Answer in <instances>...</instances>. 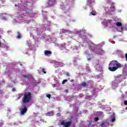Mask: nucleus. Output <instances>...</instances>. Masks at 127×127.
<instances>
[{"label":"nucleus","mask_w":127,"mask_h":127,"mask_svg":"<svg viewBox=\"0 0 127 127\" xmlns=\"http://www.w3.org/2000/svg\"><path fill=\"white\" fill-rule=\"evenodd\" d=\"M32 99V94L31 92H25L24 94L23 97L22 99L23 104H28Z\"/></svg>","instance_id":"nucleus-1"},{"label":"nucleus","mask_w":127,"mask_h":127,"mask_svg":"<svg viewBox=\"0 0 127 127\" xmlns=\"http://www.w3.org/2000/svg\"><path fill=\"white\" fill-rule=\"evenodd\" d=\"M112 64L113 65V67H112V71L114 72L116 70H118L119 68H121V64L119 63L117 61H112Z\"/></svg>","instance_id":"nucleus-2"},{"label":"nucleus","mask_w":127,"mask_h":127,"mask_svg":"<svg viewBox=\"0 0 127 127\" xmlns=\"http://www.w3.org/2000/svg\"><path fill=\"white\" fill-rule=\"evenodd\" d=\"M61 126H63L64 127H70L72 125L71 121H67V120H63L61 123Z\"/></svg>","instance_id":"nucleus-3"},{"label":"nucleus","mask_w":127,"mask_h":127,"mask_svg":"<svg viewBox=\"0 0 127 127\" xmlns=\"http://www.w3.org/2000/svg\"><path fill=\"white\" fill-rule=\"evenodd\" d=\"M96 3L95 0H87L86 5H88L90 8H93V5Z\"/></svg>","instance_id":"nucleus-4"},{"label":"nucleus","mask_w":127,"mask_h":127,"mask_svg":"<svg viewBox=\"0 0 127 127\" xmlns=\"http://www.w3.org/2000/svg\"><path fill=\"white\" fill-rule=\"evenodd\" d=\"M23 108H21L20 109V114L22 116H23V115H24V114H25L26 113V112H27V108L26 107V106L24 105H22Z\"/></svg>","instance_id":"nucleus-5"},{"label":"nucleus","mask_w":127,"mask_h":127,"mask_svg":"<svg viewBox=\"0 0 127 127\" xmlns=\"http://www.w3.org/2000/svg\"><path fill=\"white\" fill-rule=\"evenodd\" d=\"M48 4L49 5H54L55 4H56V0H49Z\"/></svg>","instance_id":"nucleus-6"},{"label":"nucleus","mask_w":127,"mask_h":127,"mask_svg":"<svg viewBox=\"0 0 127 127\" xmlns=\"http://www.w3.org/2000/svg\"><path fill=\"white\" fill-rule=\"evenodd\" d=\"M46 115L48 116V117H51V116H54V112H53V111L49 112L47 113Z\"/></svg>","instance_id":"nucleus-7"},{"label":"nucleus","mask_w":127,"mask_h":127,"mask_svg":"<svg viewBox=\"0 0 127 127\" xmlns=\"http://www.w3.org/2000/svg\"><path fill=\"white\" fill-rule=\"evenodd\" d=\"M44 53L45 55H51L52 54L51 51L47 50H45Z\"/></svg>","instance_id":"nucleus-8"},{"label":"nucleus","mask_w":127,"mask_h":127,"mask_svg":"<svg viewBox=\"0 0 127 127\" xmlns=\"http://www.w3.org/2000/svg\"><path fill=\"white\" fill-rule=\"evenodd\" d=\"M17 36L16 37L17 39H20L21 38V34L19 31L17 32Z\"/></svg>","instance_id":"nucleus-9"},{"label":"nucleus","mask_w":127,"mask_h":127,"mask_svg":"<svg viewBox=\"0 0 127 127\" xmlns=\"http://www.w3.org/2000/svg\"><path fill=\"white\" fill-rule=\"evenodd\" d=\"M112 11H115V10H116V5L115 3L114 2L112 3Z\"/></svg>","instance_id":"nucleus-10"},{"label":"nucleus","mask_w":127,"mask_h":127,"mask_svg":"<svg viewBox=\"0 0 127 127\" xmlns=\"http://www.w3.org/2000/svg\"><path fill=\"white\" fill-rule=\"evenodd\" d=\"M115 113H113L112 114V122L114 123V122H115V121H116V117H115Z\"/></svg>","instance_id":"nucleus-11"},{"label":"nucleus","mask_w":127,"mask_h":127,"mask_svg":"<svg viewBox=\"0 0 127 127\" xmlns=\"http://www.w3.org/2000/svg\"><path fill=\"white\" fill-rule=\"evenodd\" d=\"M81 85L82 87H84V88H86V87H87V83H86V82L83 81L81 83Z\"/></svg>","instance_id":"nucleus-12"},{"label":"nucleus","mask_w":127,"mask_h":127,"mask_svg":"<svg viewBox=\"0 0 127 127\" xmlns=\"http://www.w3.org/2000/svg\"><path fill=\"white\" fill-rule=\"evenodd\" d=\"M97 12L95 10H92L91 12H90L91 15H96Z\"/></svg>","instance_id":"nucleus-13"},{"label":"nucleus","mask_w":127,"mask_h":127,"mask_svg":"<svg viewBox=\"0 0 127 127\" xmlns=\"http://www.w3.org/2000/svg\"><path fill=\"white\" fill-rule=\"evenodd\" d=\"M116 25L117 26H123V24L120 22H118Z\"/></svg>","instance_id":"nucleus-14"},{"label":"nucleus","mask_w":127,"mask_h":127,"mask_svg":"<svg viewBox=\"0 0 127 127\" xmlns=\"http://www.w3.org/2000/svg\"><path fill=\"white\" fill-rule=\"evenodd\" d=\"M127 70V64L125 65V66L123 68V72H126Z\"/></svg>","instance_id":"nucleus-15"},{"label":"nucleus","mask_w":127,"mask_h":127,"mask_svg":"<svg viewBox=\"0 0 127 127\" xmlns=\"http://www.w3.org/2000/svg\"><path fill=\"white\" fill-rule=\"evenodd\" d=\"M61 32H62V33H66L68 32V30H67L66 29H62L61 30Z\"/></svg>","instance_id":"nucleus-16"},{"label":"nucleus","mask_w":127,"mask_h":127,"mask_svg":"<svg viewBox=\"0 0 127 127\" xmlns=\"http://www.w3.org/2000/svg\"><path fill=\"white\" fill-rule=\"evenodd\" d=\"M66 82H68V80H67V79H64V80L62 81V83L63 84V85H64V84H65V83Z\"/></svg>","instance_id":"nucleus-17"},{"label":"nucleus","mask_w":127,"mask_h":127,"mask_svg":"<svg viewBox=\"0 0 127 127\" xmlns=\"http://www.w3.org/2000/svg\"><path fill=\"white\" fill-rule=\"evenodd\" d=\"M94 121H95V122H98V121H99V118L98 117H95L94 118Z\"/></svg>","instance_id":"nucleus-18"},{"label":"nucleus","mask_w":127,"mask_h":127,"mask_svg":"<svg viewBox=\"0 0 127 127\" xmlns=\"http://www.w3.org/2000/svg\"><path fill=\"white\" fill-rule=\"evenodd\" d=\"M42 72H43L44 74H46V71H45V69L44 68H42Z\"/></svg>","instance_id":"nucleus-19"},{"label":"nucleus","mask_w":127,"mask_h":127,"mask_svg":"<svg viewBox=\"0 0 127 127\" xmlns=\"http://www.w3.org/2000/svg\"><path fill=\"white\" fill-rule=\"evenodd\" d=\"M46 97H47V98H49V99H50V98H51V95L48 94L46 95Z\"/></svg>","instance_id":"nucleus-20"},{"label":"nucleus","mask_w":127,"mask_h":127,"mask_svg":"<svg viewBox=\"0 0 127 127\" xmlns=\"http://www.w3.org/2000/svg\"><path fill=\"white\" fill-rule=\"evenodd\" d=\"M23 77H24V78L25 79H28V76H27V75L24 74Z\"/></svg>","instance_id":"nucleus-21"},{"label":"nucleus","mask_w":127,"mask_h":127,"mask_svg":"<svg viewBox=\"0 0 127 127\" xmlns=\"http://www.w3.org/2000/svg\"><path fill=\"white\" fill-rule=\"evenodd\" d=\"M111 22H112V20H107V23H108V24H111Z\"/></svg>","instance_id":"nucleus-22"},{"label":"nucleus","mask_w":127,"mask_h":127,"mask_svg":"<svg viewBox=\"0 0 127 127\" xmlns=\"http://www.w3.org/2000/svg\"><path fill=\"white\" fill-rule=\"evenodd\" d=\"M57 117H61V114L60 113H58L57 114Z\"/></svg>","instance_id":"nucleus-23"},{"label":"nucleus","mask_w":127,"mask_h":127,"mask_svg":"<svg viewBox=\"0 0 127 127\" xmlns=\"http://www.w3.org/2000/svg\"><path fill=\"white\" fill-rule=\"evenodd\" d=\"M65 75H66L67 77H70V74H69L68 72H66Z\"/></svg>","instance_id":"nucleus-24"},{"label":"nucleus","mask_w":127,"mask_h":127,"mask_svg":"<svg viewBox=\"0 0 127 127\" xmlns=\"http://www.w3.org/2000/svg\"><path fill=\"white\" fill-rule=\"evenodd\" d=\"M52 86H53V88H55V87H56L57 86V85L56 84H53Z\"/></svg>","instance_id":"nucleus-25"},{"label":"nucleus","mask_w":127,"mask_h":127,"mask_svg":"<svg viewBox=\"0 0 127 127\" xmlns=\"http://www.w3.org/2000/svg\"><path fill=\"white\" fill-rule=\"evenodd\" d=\"M124 104H125L126 106H127V100L125 101V102H124Z\"/></svg>","instance_id":"nucleus-26"},{"label":"nucleus","mask_w":127,"mask_h":127,"mask_svg":"<svg viewBox=\"0 0 127 127\" xmlns=\"http://www.w3.org/2000/svg\"><path fill=\"white\" fill-rule=\"evenodd\" d=\"M59 64H61L62 65H63V63L61 62H58V65H59Z\"/></svg>","instance_id":"nucleus-27"},{"label":"nucleus","mask_w":127,"mask_h":127,"mask_svg":"<svg viewBox=\"0 0 127 127\" xmlns=\"http://www.w3.org/2000/svg\"><path fill=\"white\" fill-rule=\"evenodd\" d=\"M125 58L126 59V61H127V53L125 54Z\"/></svg>","instance_id":"nucleus-28"},{"label":"nucleus","mask_w":127,"mask_h":127,"mask_svg":"<svg viewBox=\"0 0 127 127\" xmlns=\"http://www.w3.org/2000/svg\"><path fill=\"white\" fill-rule=\"evenodd\" d=\"M15 91V88H13L12 89V92H14Z\"/></svg>","instance_id":"nucleus-29"},{"label":"nucleus","mask_w":127,"mask_h":127,"mask_svg":"<svg viewBox=\"0 0 127 127\" xmlns=\"http://www.w3.org/2000/svg\"><path fill=\"white\" fill-rule=\"evenodd\" d=\"M105 125V123H104V122H102L101 124V126L102 127L103 126H104Z\"/></svg>","instance_id":"nucleus-30"},{"label":"nucleus","mask_w":127,"mask_h":127,"mask_svg":"<svg viewBox=\"0 0 127 127\" xmlns=\"http://www.w3.org/2000/svg\"><path fill=\"white\" fill-rule=\"evenodd\" d=\"M109 70H110V71H112V67L110 66L109 67Z\"/></svg>","instance_id":"nucleus-31"},{"label":"nucleus","mask_w":127,"mask_h":127,"mask_svg":"<svg viewBox=\"0 0 127 127\" xmlns=\"http://www.w3.org/2000/svg\"><path fill=\"white\" fill-rule=\"evenodd\" d=\"M121 31H123V30H124V27H122L121 28Z\"/></svg>","instance_id":"nucleus-32"},{"label":"nucleus","mask_w":127,"mask_h":127,"mask_svg":"<svg viewBox=\"0 0 127 127\" xmlns=\"http://www.w3.org/2000/svg\"><path fill=\"white\" fill-rule=\"evenodd\" d=\"M91 59H91V58H88L87 60H88V61H90V60H91Z\"/></svg>","instance_id":"nucleus-33"},{"label":"nucleus","mask_w":127,"mask_h":127,"mask_svg":"<svg viewBox=\"0 0 127 127\" xmlns=\"http://www.w3.org/2000/svg\"><path fill=\"white\" fill-rule=\"evenodd\" d=\"M41 122H44V119H40Z\"/></svg>","instance_id":"nucleus-34"},{"label":"nucleus","mask_w":127,"mask_h":127,"mask_svg":"<svg viewBox=\"0 0 127 127\" xmlns=\"http://www.w3.org/2000/svg\"><path fill=\"white\" fill-rule=\"evenodd\" d=\"M111 64H112V62H110V63L109 64V66H111Z\"/></svg>","instance_id":"nucleus-35"},{"label":"nucleus","mask_w":127,"mask_h":127,"mask_svg":"<svg viewBox=\"0 0 127 127\" xmlns=\"http://www.w3.org/2000/svg\"><path fill=\"white\" fill-rule=\"evenodd\" d=\"M20 65H21V66H22V64H20Z\"/></svg>","instance_id":"nucleus-36"},{"label":"nucleus","mask_w":127,"mask_h":127,"mask_svg":"<svg viewBox=\"0 0 127 127\" xmlns=\"http://www.w3.org/2000/svg\"><path fill=\"white\" fill-rule=\"evenodd\" d=\"M1 46V44H0V46Z\"/></svg>","instance_id":"nucleus-37"},{"label":"nucleus","mask_w":127,"mask_h":127,"mask_svg":"<svg viewBox=\"0 0 127 127\" xmlns=\"http://www.w3.org/2000/svg\"><path fill=\"white\" fill-rule=\"evenodd\" d=\"M126 110H127V107H126Z\"/></svg>","instance_id":"nucleus-38"}]
</instances>
